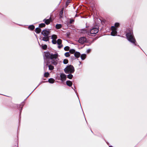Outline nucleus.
Segmentation results:
<instances>
[{
    "label": "nucleus",
    "mask_w": 147,
    "mask_h": 147,
    "mask_svg": "<svg viewBox=\"0 0 147 147\" xmlns=\"http://www.w3.org/2000/svg\"><path fill=\"white\" fill-rule=\"evenodd\" d=\"M109 147H113V146H109Z\"/></svg>",
    "instance_id": "obj_38"
},
{
    "label": "nucleus",
    "mask_w": 147,
    "mask_h": 147,
    "mask_svg": "<svg viewBox=\"0 0 147 147\" xmlns=\"http://www.w3.org/2000/svg\"><path fill=\"white\" fill-rule=\"evenodd\" d=\"M24 102H22L20 105H19L18 106V108H19V107H20L21 109H20V113L21 112V110L22 109V108L24 106Z\"/></svg>",
    "instance_id": "obj_13"
},
{
    "label": "nucleus",
    "mask_w": 147,
    "mask_h": 147,
    "mask_svg": "<svg viewBox=\"0 0 147 147\" xmlns=\"http://www.w3.org/2000/svg\"><path fill=\"white\" fill-rule=\"evenodd\" d=\"M45 37L41 38H42L41 39L42 40H43L45 41H48L49 40V36H45Z\"/></svg>",
    "instance_id": "obj_11"
},
{
    "label": "nucleus",
    "mask_w": 147,
    "mask_h": 147,
    "mask_svg": "<svg viewBox=\"0 0 147 147\" xmlns=\"http://www.w3.org/2000/svg\"><path fill=\"white\" fill-rule=\"evenodd\" d=\"M67 85L69 86H71L72 85V82L69 80L67 81L66 82Z\"/></svg>",
    "instance_id": "obj_14"
},
{
    "label": "nucleus",
    "mask_w": 147,
    "mask_h": 147,
    "mask_svg": "<svg viewBox=\"0 0 147 147\" xmlns=\"http://www.w3.org/2000/svg\"><path fill=\"white\" fill-rule=\"evenodd\" d=\"M63 10H61L60 11L59 13V16L60 18H61L63 15Z\"/></svg>",
    "instance_id": "obj_30"
},
{
    "label": "nucleus",
    "mask_w": 147,
    "mask_h": 147,
    "mask_svg": "<svg viewBox=\"0 0 147 147\" xmlns=\"http://www.w3.org/2000/svg\"><path fill=\"white\" fill-rule=\"evenodd\" d=\"M49 75V73L48 72H45V74L44 76L45 77L47 78L48 77Z\"/></svg>",
    "instance_id": "obj_29"
},
{
    "label": "nucleus",
    "mask_w": 147,
    "mask_h": 147,
    "mask_svg": "<svg viewBox=\"0 0 147 147\" xmlns=\"http://www.w3.org/2000/svg\"><path fill=\"white\" fill-rule=\"evenodd\" d=\"M86 55L85 54H83L81 55V58L82 60H84L86 58Z\"/></svg>",
    "instance_id": "obj_16"
},
{
    "label": "nucleus",
    "mask_w": 147,
    "mask_h": 147,
    "mask_svg": "<svg viewBox=\"0 0 147 147\" xmlns=\"http://www.w3.org/2000/svg\"><path fill=\"white\" fill-rule=\"evenodd\" d=\"M62 40L60 39H59L57 40V43L58 45L61 44Z\"/></svg>",
    "instance_id": "obj_20"
},
{
    "label": "nucleus",
    "mask_w": 147,
    "mask_h": 147,
    "mask_svg": "<svg viewBox=\"0 0 147 147\" xmlns=\"http://www.w3.org/2000/svg\"><path fill=\"white\" fill-rule=\"evenodd\" d=\"M112 32H111V35L112 36H115L117 34V29L114 26L111 27Z\"/></svg>",
    "instance_id": "obj_5"
},
{
    "label": "nucleus",
    "mask_w": 147,
    "mask_h": 147,
    "mask_svg": "<svg viewBox=\"0 0 147 147\" xmlns=\"http://www.w3.org/2000/svg\"><path fill=\"white\" fill-rule=\"evenodd\" d=\"M41 31V30L39 28H36L35 30V32L37 33H39Z\"/></svg>",
    "instance_id": "obj_15"
},
{
    "label": "nucleus",
    "mask_w": 147,
    "mask_h": 147,
    "mask_svg": "<svg viewBox=\"0 0 147 147\" xmlns=\"http://www.w3.org/2000/svg\"><path fill=\"white\" fill-rule=\"evenodd\" d=\"M99 31L98 27H93L91 29L90 32H88V34L90 36H94L95 34L98 32Z\"/></svg>",
    "instance_id": "obj_4"
},
{
    "label": "nucleus",
    "mask_w": 147,
    "mask_h": 147,
    "mask_svg": "<svg viewBox=\"0 0 147 147\" xmlns=\"http://www.w3.org/2000/svg\"><path fill=\"white\" fill-rule=\"evenodd\" d=\"M48 67H49V69L50 70H53L54 68V66L51 65H48L47 64H47L46 65H45L44 67V69L45 70V68L46 69L47 68H48Z\"/></svg>",
    "instance_id": "obj_8"
},
{
    "label": "nucleus",
    "mask_w": 147,
    "mask_h": 147,
    "mask_svg": "<svg viewBox=\"0 0 147 147\" xmlns=\"http://www.w3.org/2000/svg\"><path fill=\"white\" fill-rule=\"evenodd\" d=\"M71 74H69V75H67V78H69V79H72L73 77V75Z\"/></svg>",
    "instance_id": "obj_24"
},
{
    "label": "nucleus",
    "mask_w": 147,
    "mask_h": 147,
    "mask_svg": "<svg viewBox=\"0 0 147 147\" xmlns=\"http://www.w3.org/2000/svg\"><path fill=\"white\" fill-rule=\"evenodd\" d=\"M68 62V61L67 59H64L63 61V63L64 64H67Z\"/></svg>",
    "instance_id": "obj_27"
},
{
    "label": "nucleus",
    "mask_w": 147,
    "mask_h": 147,
    "mask_svg": "<svg viewBox=\"0 0 147 147\" xmlns=\"http://www.w3.org/2000/svg\"><path fill=\"white\" fill-rule=\"evenodd\" d=\"M75 52H76L75 50L73 49H70V50H69V52L71 54L75 53Z\"/></svg>",
    "instance_id": "obj_23"
},
{
    "label": "nucleus",
    "mask_w": 147,
    "mask_h": 147,
    "mask_svg": "<svg viewBox=\"0 0 147 147\" xmlns=\"http://www.w3.org/2000/svg\"><path fill=\"white\" fill-rule=\"evenodd\" d=\"M72 89L74 90L76 92V91H75V90L74 89V88H73L72 87Z\"/></svg>",
    "instance_id": "obj_37"
},
{
    "label": "nucleus",
    "mask_w": 147,
    "mask_h": 147,
    "mask_svg": "<svg viewBox=\"0 0 147 147\" xmlns=\"http://www.w3.org/2000/svg\"><path fill=\"white\" fill-rule=\"evenodd\" d=\"M86 38L84 36L80 38L78 40V42L81 44H84L85 42H86Z\"/></svg>",
    "instance_id": "obj_6"
},
{
    "label": "nucleus",
    "mask_w": 147,
    "mask_h": 147,
    "mask_svg": "<svg viewBox=\"0 0 147 147\" xmlns=\"http://www.w3.org/2000/svg\"><path fill=\"white\" fill-rule=\"evenodd\" d=\"M74 55L76 57L78 58L80 57V52L77 51L75 53Z\"/></svg>",
    "instance_id": "obj_12"
},
{
    "label": "nucleus",
    "mask_w": 147,
    "mask_h": 147,
    "mask_svg": "<svg viewBox=\"0 0 147 147\" xmlns=\"http://www.w3.org/2000/svg\"><path fill=\"white\" fill-rule=\"evenodd\" d=\"M61 80L62 81L65 80L66 79V76L65 74H61L60 75Z\"/></svg>",
    "instance_id": "obj_10"
},
{
    "label": "nucleus",
    "mask_w": 147,
    "mask_h": 147,
    "mask_svg": "<svg viewBox=\"0 0 147 147\" xmlns=\"http://www.w3.org/2000/svg\"><path fill=\"white\" fill-rule=\"evenodd\" d=\"M74 21V20L73 19H70V21H69V23L70 24H72L73 22Z\"/></svg>",
    "instance_id": "obj_34"
},
{
    "label": "nucleus",
    "mask_w": 147,
    "mask_h": 147,
    "mask_svg": "<svg viewBox=\"0 0 147 147\" xmlns=\"http://www.w3.org/2000/svg\"><path fill=\"white\" fill-rule=\"evenodd\" d=\"M57 38V36L56 35L53 34V35L51 36V38L52 40H56Z\"/></svg>",
    "instance_id": "obj_21"
},
{
    "label": "nucleus",
    "mask_w": 147,
    "mask_h": 147,
    "mask_svg": "<svg viewBox=\"0 0 147 147\" xmlns=\"http://www.w3.org/2000/svg\"><path fill=\"white\" fill-rule=\"evenodd\" d=\"M90 51V49L88 50L87 51V52L89 53Z\"/></svg>",
    "instance_id": "obj_35"
},
{
    "label": "nucleus",
    "mask_w": 147,
    "mask_h": 147,
    "mask_svg": "<svg viewBox=\"0 0 147 147\" xmlns=\"http://www.w3.org/2000/svg\"><path fill=\"white\" fill-rule=\"evenodd\" d=\"M43 21L45 22V23L47 25H48L50 24L51 22L52 21V19L51 17H50V18L49 19H44Z\"/></svg>",
    "instance_id": "obj_9"
},
{
    "label": "nucleus",
    "mask_w": 147,
    "mask_h": 147,
    "mask_svg": "<svg viewBox=\"0 0 147 147\" xmlns=\"http://www.w3.org/2000/svg\"><path fill=\"white\" fill-rule=\"evenodd\" d=\"M45 24L44 23H42L39 24V27L40 28H41L45 27Z\"/></svg>",
    "instance_id": "obj_22"
},
{
    "label": "nucleus",
    "mask_w": 147,
    "mask_h": 147,
    "mask_svg": "<svg viewBox=\"0 0 147 147\" xmlns=\"http://www.w3.org/2000/svg\"><path fill=\"white\" fill-rule=\"evenodd\" d=\"M119 25V24L118 23H116L115 24V26H114L115 27H118Z\"/></svg>",
    "instance_id": "obj_33"
},
{
    "label": "nucleus",
    "mask_w": 147,
    "mask_h": 147,
    "mask_svg": "<svg viewBox=\"0 0 147 147\" xmlns=\"http://www.w3.org/2000/svg\"><path fill=\"white\" fill-rule=\"evenodd\" d=\"M52 42L53 44H55L57 43V41L53 39L52 41Z\"/></svg>",
    "instance_id": "obj_31"
},
{
    "label": "nucleus",
    "mask_w": 147,
    "mask_h": 147,
    "mask_svg": "<svg viewBox=\"0 0 147 147\" xmlns=\"http://www.w3.org/2000/svg\"><path fill=\"white\" fill-rule=\"evenodd\" d=\"M34 26L33 25H30L28 27L29 29L32 30L34 29Z\"/></svg>",
    "instance_id": "obj_18"
},
{
    "label": "nucleus",
    "mask_w": 147,
    "mask_h": 147,
    "mask_svg": "<svg viewBox=\"0 0 147 147\" xmlns=\"http://www.w3.org/2000/svg\"><path fill=\"white\" fill-rule=\"evenodd\" d=\"M62 26L61 24H57L56 25L55 27L57 29H59L61 28Z\"/></svg>",
    "instance_id": "obj_17"
},
{
    "label": "nucleus",
    "mask_w": 147,
    "mask_h": 147,
    "mask_svg": "<svg viewBox=\"0 0 147 147\" xmlns=\"http://www.w3.org/2000/svg\"><path fill=\"white\" fill-rule=\"evenodd\" d=\"M64 71L67 74L73 73L75 70L74 67L71 65H67L64 69Z\"/></svg>",
    "instance_id": "obj_3"
},
{
    "label": "nucleus",
    "mask_w": 147,
    "mask_h": 147,
    "mask_svg": "<svg viewBox=\"0 0 147 147\" xmlns=\"http://www.w3.org/2000/svg\"><path fill=\"white\" fill-rule=\"evenodd\" d=\"M69 52H67L65 54V55L66 57H68L70 56V55L69 53Z\"/></svg>",
    "instance_id": "obj_26"
},
{
    "label": "nucleus",
    "mask_w": 147,
    "mask_h": 147,
    "mask_svg": "<svg viewBox=\"0 0 147 147\" xmlns=\"http://www.w3.org/2000/svg\"><path fill=\"white\" fill-rule=\"evenodd\" d=\"M54 80L52 78H51L48 80V82L50 83H53L54 82Z\"/></svg>",
    "instance_id": "obj_19"
},
{
    "label": "nucleus",
    "mask_w": 147,
    "mask_h": 147,
    "mask_svg": "<svg viewBox=\"0 0 147 147\" xmlns=\"http://www.w3.org/2000/svg\"><path fill=\"white\" fill-rule=\"evenodd\" d=\"M58 56L59 55L57 53L53 54L52 53H50L48 51L44 52L43 55L44 59L45 61L46 59H50L51 60L52 64L55 65H57L59 60L58 58Z\"/></svg>",
    "instance_id": "obj_1"
},
{
    "label": "nucleus",
    "mask_w": 147,
    "mask_h": 147,
    "mask_svg": "<svg viewBox=\"0 0 147 147\" xmlns=\"http://www.w3.org/2000/svg\"><path fill=\"white\" fill-rule=\"evenodd\" d=\"M41 34L44 36H49L50 33L49 30H43L41 32Z\"/></svg>",
    "instance_id": "obj_7"
},
{
    "label": "nucleus",
    "mask_w": 147,
    "mask_h": 147,
    "mask_svg": "<svg viewBox=\"0 0 147 147\" xmlns=\"http://www.w3.org/2000/svg\"><path fill=\"white\" fill-rule=\"evenodd\" d=\"M84 31H85V32H86V30L85 29H84Z\"/></svg>",
    "instance_id": "obj_36"
},
{
    "label": "nucleus",
    "mask_w": 147,
    "mask_h": 147,
    "mask_svg": "<svg viewBox=\"0 0 147 147\" xmlns=\"http://www.w3.org/2000/svg\"><path fill=\"white\" fill-rule=\"evenodd\" d=\"M69 49V47L68 46H66L64 48V50L65 51H68Z\"/></svg>",
    "instance_id": "obj_28"
},
{
    "label": "nucleus",
    "mask_w": 147,
    "mask_h": 147,
    "mask_svg": "<svg viewBox=\"0 0 147 147\" xmlns=\"http://www.w3.org/2000/svg\"><path fill=\"white\" fill-rule=\"evenodd\" d=\"M126 36L127 39L129 41L133 44L135 46L137 45L136 42L132 32H127L126 34Z\"/></svg>",
    "instance_id": "obj_2"
},
{
    "label": "nucleus",
    "mask_w": 147,
    "mask_h": 147,
    "mask_svg": "<svg viewBox=\"0 0 147 147\" xmlns=\"http://www.w3.org/2000/svg\"><path fill=\"white\" fill-rule=\"evenodd\" d=\"M63 46V45L62 44H60V45H58V48L59 49H61Z\"/></svg>",
    "instance_id": "obj_32"
},
{
    "label": "nucleus",
    "mask_w": 147,
    "mask_h": 147,
    "mask_svg": "<svg viewBox=\"0 0 147 147\" xmlns=\"http://www.w3.org/2000/svg\"><path fill=\"white\" fill-rule=\"evenodd\" d=\"M47 46L46 45H43L42 46V49L44 50H46L47 48Z\"/></svg>",
    "instance_id": "obj_25"
}]
</instances>
